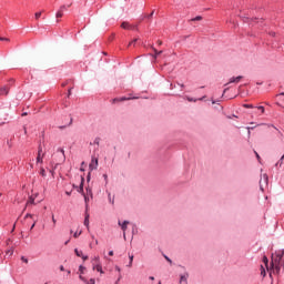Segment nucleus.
Listing matches in <instances>:
<instances>
[{
  "label": "nucleus",
  "mask_w": 284,
  "mask_h": 284,
  "mask_svg": "<svg viewBox=\"0 0 284 284\" xmlns=\"http://www.w3.org/2000/svg\"><path fill=\"white\" fill-rule=\"evenodd\" d=\"M283 256L284 250L276 251L274 255H272V267L275 268L276 273L281 272V267L283 266Z\"/></svg>",
  "instance_id": "1"
},
{
  "label": "nucleus",
  "mask_w": 284,
  "mask_h": 284,
  "mask_svg": "<svg viewBox=\"0 0 284 284\" xmlns=\"http://www.w3.org/2000/svg\"><path fill=\"white\" fill-rule=\"evenodd\" d=\"M84 197V203H85V210L88 211L90 207V199H94V194L92 193V187L87 186L85 187V193L83 194Z\"/></svg>",
  "instance_id": "2"
},
{
  "label": "nucleus",
  "mask_w": 284,
  "mask_h": 284,
  "mask_svg": "<svg viewBox=\"0 0 284 284\" xmlns=\"http://www.w3.org/2000/svg\"><path fill=\"white\" fill-rule=\"evenodd\" d=\"M84 183H85V178H83V175H82L80 185L77 186V185L73 184V187L77 190V192H79V194H82V196H83V194H85V191L83 190Z\"/></svg>",
  "instance_id": "3"
},
{
  "label": "nucleus",
  "mask_w": 284,
  "mask_h": 284,
  "mask_svg": "<svg viewBox=\"0 0 284 284\" xmlns=\"http://www.w3.org/2000/svg\"><path fill=\"white\" fill-rule=\"evenodd\" d=\"M68 8H70V6H65V4L61 6L58 12L55 13L57 19H61L64 12H67Z\"/></svg>",
  "instance_id": "4"
},
{
  "label": "nucleus",
  "mask_w": 284,
  "mask_h": 284,
  "mask_svg": "<svg viewBox=\"0 0 284 284\" xmlns=\"http://www.w3.org/2000/svg\"><path fill=\"white\" fill-rule=\"evenodd\" d=\"M10 94V87L3 85L0 88V97H8Z\"/></svg>",
  "instance_id": "5"
},
{
  "label": "nucleus",
  "mask_w": 284,
  "mask_h": 284,
  "mask_svg": "<svg viewBox=\"0 0 284 284\" xmlns=\"http://www.w3.org/2000/svg\"><path fill=\"white\" fill-rule=\"evenodd\" d=\"M90 170H97L99 168V159L92 158L91 163L89 164Z\"/></svg>",
  "instance_id": "6"
},
{
  "label": "nucleus",
  "mask_w": 284,
  "mask_h": 284,
  "mask_svg": "<svg viewBox=\"0 0 284 284\" xmlns=\"http://www.w3.org/2000/svg\"><path fill=\"white\" fill-rule=\"evenodd\" d=\"M121 28H123V30H136V26H132L129 22H122Z\"/></svg>",
  "instance_id": "7"
},
{
  "label": "nucleus",
  "mask_w": 284,
  "mask_h": 284,
  "mask_svg": "<svg viewBox=\"0 0 284 284\" xmlns=\"http://www.w3.org/2000/svg\"><path fill=\"white\" fill-rule=\"evenodd\" d=\"M41 152H43V149L41 146H39L38 149V155H37V164L39 163H43V155H41Z\"/></svg>",
  "instance_id": "8"
},
{
  "label": "nucleus",
  "mask_w": 284,
  "mask_h": 284,
  "mask_svg": "<svg viewBox=\"0 0 284 284\" xmlns=\"http://www.w3.org/2000/svg\"><path fill=\"white\" fill-rule=\"evenodd\" d=\"M84 225L85 227H90V213H88L87 209H85V216H84Z\"/></svg>",
  "instance_id": "9"
},
{
  "label": "nucleus",
  "mask_w": 284,
  "mask_h": 284,
  "mask_svg": "<svg viewBox=\"0 0 284 284\" xmlns=\"http://www.w3.org/2000/svg\"><path fill=\"white\" fill-rule=\"evenodd\" d=\"M241 79H243L242 75L233 77L230 79L229 83H240Z\"/></svg>",
  "instance_id": "10"
},
{
  "label": "nucleus",
  "mask_w": 284,
  "mask_h": 284,
  "mask_svg": "<svg viewBox=\"0 0 284 284\" xmlns=\"http://www.w3.org/2000/svg\"><path fill=\"white\" fill-rule=\"evenodd\" d=\"M119 225H121V230L123 232H125V230H128V225H130V222L129 221H124L122 224H121V221H119Z\"/></svg>",
  "instance_id": "11"
},
{
  "label": "nucleus",
  "mask_w": 284,
  "mask_h": 284,
  "mask_svg": "<svg viewBox=\"0 0 284 284\" xmlns=\"http://www.w3.org/2000/svg\"><path fill=\"white\" fill-rule=\"evenodd\" d=\"M91 263L94 267V265H100L101 264V258L99 256H94L92 260H91Z\"/></svg>",
  "instance_id": "12"
},
{
  "label": "nucleus",
  "mask_w": 284,
  "mask_h": 284,
  "mask_svg": "<svg viewBox=\"0 0 284 284\" xmlns=\"http://www.w3.org/2000/svg\"><path fill=\"white\" fill-rule=\"evenodd\" d=\"M93 270H94L95 272H100V274H103V266L101 265V263H100V264H95V265L93 266Z\"/></svg>",
  "instance_id": "13"
},
{
  "label": "nucleus",
  "mask_w": 284,
  "mask_h": 284,
  "mask_svg": "<svg viewBox=\"0 0 284 284\" xmlns=\"http://www.w3.org/2000/svg\"><path fill=\"white\" fill-rule=\"evenodd\" d=\"M7 88H9V90L14 85V79H9L8 83L4 84Z\"/></svg>",
  "instance_id": "14"
},
{
  "label": "nucleus",
  "mask_w": 284,
  "mask_h": 284,
  "mask_svg": "<svg viewBox=\"0 0 284 284\" xmlns=\"http://www.w3.org/2000/svg\"><path fill=\"white\" fill-rule=\"evenodd\" d=\"M39 174H40V176H42V179H45L47 173H45V169L43 166L40 168Z\"/></svg>",
  "instance_id": "15"
},
{
  "label": "nucleus",
  "mask_w": 284,
  "mask_h": 284,
  "mask_svg": "<svg viewBox=\"0 0 284 284\" xmlns=\"http://www.w3.org/2000/svg\"><path fill=\"white\" fill-rule=\"evenodd\" d=\"M74 254L75 256H79V258H81L83 256V251H79V248H75Z\"/></svg>",
  "instance_id": "16"
},
{
  "label": "nucleus",
  "mask_w": 284,
  "mask_h": 284,
  "mask_svg": "<svg viewBox=\"0 0 284 284\" xmlns=\"http://www.w3.org/2000/svg\"><path fill=\"white\" fill-rule=\"evenodd\" d=\"M115 101H130V98H125V97H122V98H115L113 99V103H115Z\"/></svg>",
  "instance_id": "17"
},
{
  "label": "nucleus",
  "mask_w": 284,
  "mask_h": 284,
  "mask_svg": "<svg viewBox=\"0 0 284 284\" xmlns=\"http://www.w3.org/2000/svg\"><path fill=\"white\" fill-rule=\"evenodd\" d=\"M152 17H154V11L149 14H144L142 19H152Z\"/></svg>",
  "instance_id": "18"
},
{
  "label": "nucleus",
  "mask_w": 284,
  "mask_h": 284,
  "mask_svg": "<svg viewBox=\"0 0 284 284\" xmlns=\"http://www.w3.org/2000/svg\"><path fill=\"white\" fill-rule=\"evenodd\" d=\"M130 262L128 267H132V263L134 262V255H129Z\"/></svg>",
  "instance_id": "19"
},
{
  "label": "nucleus",
  "mask_w": 284,
  "mask_h": 284,
  "mask_svg": "<svg viewBox=\"0 0 284 284\" xmlns=\"http://www.w3.org/2000/svg\"><path fill=\"white\" fill-rule=\"evenodd\" d=\"M243 108L246 110H253L254 105L253 104H243Z\"/></svg>",
  "instance_id": "20"
},
{
  "label": "nucleus",
  "mask_w": 284,
  "mask_h": 284,
  "mask_svg": "<svg viewBox=\"0 0 284 284\" xmlns=\"http://www.w3.org/2000/svg\"><path fill=\"white\" fill-rule=\"evenodd\" d=\"M256 108H257V110L261 111V114H265V106L260 105V106H256Z\"/></svg>",
  "instance_id": "21"
},
{
  "label": "nucleus",
  "mask_w": 284,
  "mask_h": 284,
  "mask_svg": "<svg viewBox=\"0 0 284 284\" xmlns=\"http://www.w3.org/2000/svg\"><path fill=\"white\" fill-rule=\"evenodd\" d=\"M187 282V276L181 275L180 283Z\"/></svg>",
  "instance_id": "22"
},
{
  "label": "nucleus",
  "mask_w": 284,
  "mask_h": 284,
  "mask_svg": "<svg viewBox=\"0 0 284 284\" xmlns=\"http://www.w3.org/2000/svg\"><path fill=\"white\" fill-rule=\"evenodd\" d=\"M58 152H61L63 161H65V151L63 149H58Z\"/></svg>",
  "instance_id": "23"
},
{
  "label": "nucleus",
  "mask_w": 284,
  "mask_h": 284,
  "mask_svg": "<svg viewBox=\"0 0 284 284\" xmlns=\"http://www.w3.org/2000/svg\"><path fill=\"white\" fill-rule=\"evenodd\" d=\"M202 19H203V17L196 16L195 18L192 19V21H201Z\"/></svg>",
  "instance_id": "24"
},
{
  "label": "nucleus",
  "mask_w": 284,
  "mask_h": 284,
  "mask_svg": "<svg viewBox=\"0 0 284 284\" xmlns=\"http://www.w3.org/2000/svg\"><path fill=\"white\" fill-rule=\"evenodd\" d=\"M100 141H101V138H95L93 141L94 145H99Z\"/></svg>",
  "instance_id": "25"
},
{
  "label": "nucleus",
  "mask_w": 284,
  "mask_h": 284,
  "mask_svg": "<svg viewBox=\"0 0 284 284\" xmlns=\"http://www.w3.org/2000/svg\"><path fill=\"white\" fill-rule=\"evenodd\" d=\"M153 50H154L155 57H159V54H162V53H163V51H159V50H156V49H153Z\"/></svg>",
  "instance_id": "26"
},
{
  "label": "nucleus",
  "mask_w": 284,
  "mask_h": 284,
  "mask_svg": "<svg viewBox=\"0 0 284 284\" xmlns=\"http://www.w3.org/2000/svg\"><path fill=\"white\" fill-rule=\"evenodd\" d=\"M254 154H255V156H256L258 163H261V155H258V152L254 151Z\"/></svg>",
  "instance_id": "27"
},
{
  "label": "nucleus",
  "mask_w": 284,
  "mask_h": 284,
  "mask_svg": "<svg viewBox=\"0 0 284 284\" xmlns=\"http://www.w3.org/2000/svg\"><path fill=\"white\" fill-rule=\"evenodd\" d=\"M85 270V266H83V265H80L79 266V272H80V274H83V271Z\"/></svg>",
  "instance_id": "28"
},
{
  "label": "nucleus",
  "mask_w": 284,
  "mask_h": 284,
  "mask_svg": "<svg viewBox=\"0 0 284 284\" xmlns=\"http://www.w3.org/2000/svg\"><path fill=\"white\" fill-rule=\"evenodd\" d=\"M261 274L263 275V277L266 276V273H265V267L261 266Z\"/></svg>",
  "instance_id": "29"
},
{
  "label": "nucleus",
  "mask_w": 284,
  "mask_h": 284,
  "mask_svg": "<svg viewBox=\"0 0 284 284\" xmlns=\"http://www.w3.org/2000/svg\"><path fill=\"white\" fill-rule=\"evenodd\" d=\"M79 236H81V231H80V232H75V233L73 234V237H74V239H79Z\"/></svg>",
  "instance_id": "30"
},
{
  "label": "nucleus",
  "mask_w": 284,
  "mask_h": 284,
  "mask_svg": "<svg viewBox=\"0 0 284 284\" xmlns=\"http://www.w3.org/2000/svg\"><path fill=\"white\" fill-rule=\"evenodd\" d=\"M34 17L37 20L41 19V12H36Z\"/></svg>",
  "instance_id": "31"
},
{
  "label": "nucleus",
  "mask_w": 284,
  "mask_h": 284,
  "mask_svg": "<svg viewBox=\"0 0 284 284\" xmlns=\"http://www.w3.org/2000/svg\"><path fill=\"white\" fill-rule=\"evenodd\" d=\"M21 261H22L23 263H28V257L22 256V257H21Z\"/></svg>",
  "instance_id": "32"
},
{
  "label": "nucleus",
  "mask_w": 284,
  "mask_h": 284,
  "mask_svg": "<svg viewBox=\"0 0 284 284\" xmlns=\"http://www.w3.org/2000/svg\"><path fill=\"white\" fill-rule=\"evenodd\" d=\"M0 41H10V39L9 38L0 37Z\"/></svg>",
  "instance_id": "33"
},
{
  "label": "nucleus",
  "mask_w": 284,
  "mask_h": 284,
  "mask_svg": "<svg viewBox=\"0 0 284 284\" xmlns=\"http://www.w3.org/2000/svg\"><path fill=\"white\" fill-rule=\"evenodd\" d=\"M81 258H82V261H88L89 257H88V255H82Z\"/></svg>",
  "instance_id": "34"
},
{
  "label": "nucleus",
  "mask_w": 284,
  "mask_h": 284,
  "mask_svg": "<svg viewBox=\"0 0 284 284\" xmlns=\"http://www.w3.org/2000/svg\"><path fill=\"white\" fill-rule=\"evenodd\" d=\"M263 263H265V265H267V256L263 257Z\"/></svg>",
  "instance_id": "35"
},
{
  "label": "nucleus",
  "mask_w": 284,
  "mask_h": 284,
  "mask_svg": "<svg viewBox=\"0 0 284 284\" xmlns=\"http://www.w3.org/2000/svg\"><path fill=\"white\" fill-rule=\"evenodd\" d=\"M103 179H104L105 183H108V174H103Z\"/></svg>",
  "instance_id": "36"
},
{
  "label": "nucleus",
  "mask_w": 284,
  "mask_h": 284,
  "mask_svg": "<svg viewBox=\"0 0 284 284\" xmlns=\"http://www.w3.org/2000/svg\"><path fill=\"white\" fill-rule=\"evenodd\" d=\"M70 94H72V88L68 90V97H70Z\"/></svg>",
  "instance_id": "37"
},
{
  "label": "nucleus",
  "mask_w": 284,
  "mask_h": 284,
  "mask_svg": "<svg viewBox=\"0 0 284 284\" xmlns=\"http://www.w3.org/2000/svg\"><path fill=\"white\" fill-rule=\"evenodd\" d=\"M26 219H32V214L28 213V214L26 215Z\"/></svg>",
  "instance_id": "38"
},
{
  "label": "nucleus",
  "mask_w": 284,
  "mask_h": 284,
  "mask_svg": "<svg viewBox=\"0 0 284 284\" xmlns=\"http://www.w3.org/2000/svg\"><path fill=\"white\" fill-rule=\"evenodd\" d=\"M53 225H57V220L54 219V215H52Z\"/></svg>",
  "instance_id": "39"
},
{
  "label": "nucleus",
  "mask_w": 284,
  "mask_h": 284,
  "mask_svg": "<svg viewBox=\"0 0 284 284\" xmlns=\"http://www.w3.org/2000/svg\"><path fill=\"white\" fill-rule=\"evenodd\" d=\"M270 36H271V37H276V32L272 31V32L270 33Z\"/></svg>",
  "instance_id": "40"
},
{
  "label": "nucleus",
  "mask_w": 284,
  "mask_h": 284,
  "mask_svg": "<svg viewBox=\"0 0 284 284\" xmlns=\"http://www.w3.org/2000/svg\"><path fill=\"white\" fill-rule=\"evenodd\" d=\"M135 42H136V39H134L132 42H130V44H129V45H134V44H135Z\"/></svg>",
  "instance_id": "41"
},
{
  "label": "nucleus",
  "mask_w": 284,
  "mask_h": 284,
  "mask_svg": "<svg viewBox=\"0 0 284 284\" xmlns=\"http://www.w3.org/2000/svg\"><path fill=\"white\" fill-rule=\"evenodd\" d=\"M109 256H114V251H110Z\"/></svg>",
  "instance_id": "42"
},
{
  "label": "nucleus",
  "mask_w": 284,
  "mask_h": 284,
  "mask_svg": "<svg viewBox=\"0 0 284 284\" xmlns=\"http://www.w3.org/2000/svg\"><path fill=\"white\" fill-rule=\"evenodd\" d=\"M80 281H84L85 282V277H83V275L79 276Z\"/></svg>",
  "instance_id": "43"
},
{
  "label": "nucleus",
  "mask_w": 284,
  "mask_h": 284,
  "mask_svg": "<svg viewBox=\"0 0 284 284\" xmlns=\"http://www.w3.org/2000/svg\"><path fill=\"white\" fill-rule=\"evenodd\" d=\"M65 194H67V196H71L72 191H70V192L67 191Z\"/></svg>",
  "instance_id": "44"
},
{
  "label": "nucleus",
  "mask_w": 284,
  "mask_h": 284,
  "mask_svg": "<svg viewBox=\"0 0 284 284\" xmlns=\"http://www.w3.org/2000/svg\"><path fill=\"white\" fill-rule=\"evenodd\" d=\"M165 258L169 263H172V260H170V257L165 256Z\"/></svg>",
  "instance_id": "45"
},
{
  "label": "nucleus",
  "mask_w": 284,
  "mask_h": 284,
  "mask_svg": "<svg viewBox=\"0 0 284 284\" xmlns=\"http://www.w3.org/2000/svg\"><path fill=\"white\" fill-rule=\"evenodd\" d=\"M60 270H61V272H64L65 268L63 267V265H61Z\"/></svg>",
  "instance_id": "46"
},
{
  "label": "nucleus",
  "mask_w": 284,
  "mask_h": 284,
  "mask_svg": "<svg viewBox=\"0 0 284 284\" xmlns=\"http://www.w3.org/2000/svg\"><path fill=\"white\" fill-rule=\"evenodd\" d=\"M34 225H36V223H33V224L31 225L30 230H34Z\"/></svg>",
  "instance_id": "47"
},
{
  "label": "nucleus",
  "mask_w": 284,
  "mask_h": 284,
  "mask_svg": "<svg viewBox=\"0 0 284 284\" xmlns=\"http://www.w3.org/2000/svg\"><path fill=\"white\" fill-rule=\"evenodd\" d=\"M251 21H258V18L251 19Z\"/></svg>",
  "instance_id": "48"
},
{
  "label": "nucleus",
  "mask_w": 284,
  "mask_h": 284,
  "mask_svg": "<svg viewBox=\"0 0 284 284\" xmlns=\"http://www.w3.org/2000/svg\"><path fill=\"white\" fill-rule=\"evenodd\" d=\"M69 125H72V118H70Z\"/></svg>",
  "instance_id": "49"
},
{
  "label": "nucleus",
  "mask_w": 284,
  "mask_h": 284,
  "mask_svg": "<svg viewBox=\"0 0 284 284\" xmlns=\"http://www.w3.org/2000/svg\"><path fill=\"white\" fill-rule=\"evenodd\" d=\"M68 85V83H62V88H65Z\"/></svg>",
  "instance_id": "50"
},
{
  "label": "nucleus",
  "mask_w": 284,
  "mask_h": 284,
  "mask_svg": "<svg viewBox=\"0 0 284 284\" xmlns=\"http://www.w3.org/2000/svg\"><path fill=\"white\" fill-rule=\"evenodd\" d=\"M22 116H28V113L27 112L22 113Z\"/></svg>",
  "instance_id": "51"
},
{
  "label": "nucleus",
  "mask_w": 284,
  "mask_h": 284,
  "mask_svg": "<svg viewBox=\"0 0 284 284\" xmlns=\"http://www.w3.org/2000/svg\"><path fill=\"white\" fill-rule=\"evenodd\" d=\"M150 281H154V276H150Z\"/></svg>",
  "instance_id": "52"
},
{
  "label": "nucleus",
  "mask_w": 284,
  "mask_h": 284,
  "mask_svg": "<svg viewBox=\"0 0 284 284\" xmlns=\"http://www.w3.org/2000/svg\"><path fill=\"white\" fill-rule=\"evenodd\" d=\"M88 181H90V173L88 174V178H87Z\"/></svg>",
  "instance_id": "53"
},
{
  "label": "nucleus",
  "mask_w": 284,
  "mask_h": 284,
  "mask_svg": "<svg viewBox=\"0 0 284 284\" xmlns=\"http://www.w3.org/2000/svg\"><path fill=\"white\" fill-rule=\"evenodd\" d=\"M68 243H70V240H68V241L64 243V245H68Z\"/></svg>",
  "instance_id": "54"
},
{
  "label": "nucleus",
  "mask_w": 284,
  "mask_h": 284,
  "mask_svg": "<svg viewBox=\"0 0 284 284\" xmlns=\"http://www.w3.org/2000/svg\"><path fill=\"white\" fill-rule=\"evenodd\" d=\"M116 270H118V272H121V268L119 266H116Z\"/></svg>",
  "instance_id": "55"
},
{
  "label": "nucleus",
  "mask_w": 284,
  "mask_h": 284,
  "mask_svg": "<svg viewBox=\"0 0 284 284\" xmlns=\"http://www.w3.org/2000/svg\"><path fill=\"white\" fill-rule=\"evenodd\" d=\"M181 88H185V84H180Z\"/></svg>",
  "instance_id": "56"
},
{
  "label": "nucleus",
  "mask_w": 284,
  "mask_h": 284,
  "mask_svg": "<svg viewBox=\"0 0 284 284\" xmlns=\"http://www.w3.org/2000/svg\"><path fill=\"white\" fill-rule=\"evenodd\" d=\"M30 203H34V200H30Z\"/></svg>",
  "instance_id": "57"
},
{
  "label": "nucleus",
  "mask_w": 284,
  "mask_h": 284,
  "mask_svg": "<svg viewBox=\"0 0 284 284\" xmlns=\"http://www.w3.org/2000/svg\"><path fill=\"white\" fill-rule=\"evenodd\" d=\"M283 159H284V155H282L281 161H283Z\"/></svg>",
  "instance_id": "58"
},
{
  "label": "nucleus",
  "mask_w": 284,
  "mask_h": 284,
  "mask_svg": "<svg viewBox=\"0 0 284 284\" xmlns=\"http://www.w3.org/2000/svg\"><path fill=\"white\" fill-rule=\"evenodd\" d=\"M159 45H161V42H159Z\"/></svg>",
  "instance_id": "59"
}]
</instances>
